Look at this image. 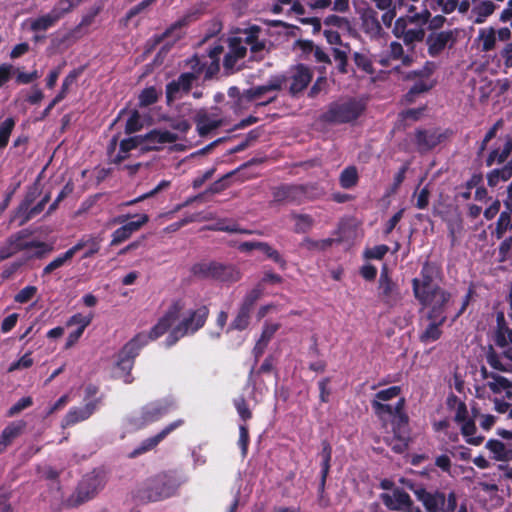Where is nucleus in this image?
I'll use <instances>...</instances> for the list:
<instances>
[{
	"instance_id": "1",
	"label": "nucleus",
	"mask_w": 512,
	"mask_h": 512,
	"mask_svg": "<svg viewBox=\"0 0 512 512\" xmlns=\"http://www.w3.org/2000/svg\"><path fill=\"white\" fill-rule=\"evenodd\" d=\"M181 485L175 472H161L148 478L136 492L144 502H156L173 496Z\"/></svg>"
},
{
	"instance_id": "47",
	"label": "nucleus",
	"mask_w": 512,
	"mask_h": 512,
	"mask_svg": "<svg viewBox=\"0 0 512 512\" xmlns=\"http://www.w3.org/2000/svg\"><path fill=\"white\" fill-rule=\"evenodd\" d=\"M15 127V120L12 117L6 118L0 123V149L8 145L10 135Z\"/></svg>"
},
{
	"instance_id": "52",
	"label": "nucleus",
	"mask_w": 512,
	"mask_h": 512,
	"mask_svg": "<svg viewBox=\"0 0 512 512\" xmlns=\"http://www.w3.org/2000/svg\"><path fill=\"white\" fill-rule=\"evenodd\" d=\"M143 128V123L141 121L140 114L137 110H134L125 124V133L131 135L140 131Z\"/></svg>"
},
{
	"instance_id": "45",
	"label": "nucleus",
	"mask_w": 512,
	"mask_h": 512,
	"mask_svg": "<svg viewBox=\"0 0 512 512\" xmlns=\"http://www.w3.org/2000/svg\"><path fill=\"white\" fill-rule=\"evenodd\" d=\"M512 229V218L509 212H501L496 222L495 237L502 239L507 230Z\"/></svg>"
},
{
	"instance_id": "58",
	"label": "nucleus",
	"mask_w": 512,
	"mask_h": 512,
	"mask_svg": "<svg viewBox=\"0 0 512 512\" xmlns=\"http://www.w3.org/2000/svg\"><path fill=\"white\" fill-rule=\"evenodd\" d=\"M121 152H130L138 147L142 149L143 139L142 135H136L129 138H125L120 141Z\"/></svg>"
},
{
	"instance_id": "10",
	"label": "nucleus",
	"mask_w": 512,
	"mask_h": 512,
	"mask_svg": "<svg viewBox=\"0 0 512 512\" xmlns=\"http://www.w3.org/2000/svg\"><path fill=\"white\" fill-rule=\"evenodd\" d=\"M261 296L262 288L260 286L254 287L245 294L238 308L236 316L229 325L228 331H243L248 328L250 325L252 311L254 310L255 304L261 298Z\"/></svg>"
},
{
	"instance_id": "25",
	"label": "nucleus",
	"mask_w": 512,
	"mask_h": 512,
	"mask_svg": "<svg viewBox=\"0 0 512 512\" xmlns=\"http://www.w3.org/2000/svg\"><path fill=\"white\" fill-rule=\"evenodd\" d=\"M380 498L390 511L405 512L413 502L410 495L401 488H395L392 494L382 493Z\"/></svg>"
},
{
	"instance_id": "21",
	"label": "nucleus",
	"mask_w": 512,
	"mask_h": 512,
	"mask_svg": "<svg viewBox=\"0 0 512 512\" xmlns=\"http://www.w3.org/2000/svg\"><path fill=\"white\" fill-rule=\"evenodd\" d=\"M275 202H289L300 204L306 197V188L303 185H280L273 192Z\"/></svg>"
},
{
	"instance_id": "22",
	"label": "nucleus",
	"mask_w": 512,
	"mask_h": 512,
	"mask_svg": "<svg viewBox=\"0 0 512 512\" xmlns=\"http://www.w3.org/2000/svg\"><path fill=\"white\" fill-rule=\"evenodd\" d=\"M27 234L24 231H19L14 235H11L8 239V244L16 252L36 248L35 256L41 258L47 251L48 246L46 243L41 241H28Z\"/></svg>"
},
{
	"instance_id": "51",
	"label": "nucleus",
	"mask_w": 512,
	"mask_h": 512,
	"mask_svg": "<svg viewBox=\"0 0 512 512\" xmlns=\"http://www.w3.org/2000/svg\"><path fill=\"white\" fill-rule=\"evenodd\" d=\"M158 100V93L155 87H147L143 89L139 95V105L141 107H147L154 103H156Z\"/></svg>"
},
{
	"instance_id": "15",
	"label": "nucleus",
	"mask_w": 512,
	"mask_h": 512,
	"mask_svg": "<svg viewBox=\"0 0 512 512\" xmlns=\"http://www.w3.org/2000/svg\"><path fill=\"white\" fill-rule=\"evenodd\" d=\"M378 297L386 306L395 307L401 301V292L396 282L389 276L388 269L384 266L380 273L378 283Z\"/></svg>"
},
{
	"instance_id": "29",
	"label": "nucleus",
	"mask_w": 512,
	"mask_h": 512,
	"mask_svg": "<svg viewBox=\"0 0 512 512\" xmlns=\"http://www.w3.org/2000/svg\"><path fill=\"white\" fill-rule=\"evenodd\" d=\"M415 496L422 502L427 512H441V506L444 505L445 493L441 491L429 492L423 487L413 490Z\"/></svg>"
},
{
	"instance_id": "14",
	"label": "nucleus",
	"mask_w": 512,
	"mask_h": 512,
	"mask_svg": "<svg viewBox=\"0 0 512 512\" xmlns=\"http://www.w3.org/2000/svg\"><path fill=\"white\" fill-rule=\"evenodd\" d=\"M447 138V133L439 128H417L413 134V143L420 154H425Z\"/></svg>"
},
{
	"instance_id": "2",
	"label": "nucleus",
	"mask_w": 512,
	"mask_h": 512,
	"mask_svg": "<svg viewBox=\"0 0 512 512\" xmlns=\"http://www.w3.org/2000/svg\"><path fill=\"white\" fill-rule=\"evenodd\" d=\"M431 13L428 9L421 12L406 14L395 19L392 34L402 39L406 46L414 45L425 39L424 25L429 23Z\"/></svg>"
},
{
	"instance_id": "30",
	"label": "nucleus",
	"mask_w": 512,
	"mask_h": 512,
	"mask_svg": "<svg viewBox=\"0 0 512 512\" xmlns=\"http://www.w3.org/2000/svg\"><path fill=\"white\" fill-rule=\"evenodd\" d=\"M27 423L24 420L10 422L0 434V455L3 454L12 443L23 434Z\"/></svg>"
},
{
	"instance_id": "43",
	"label": "nucleus",
	"mask_w": 512,
	"mask_h": 512,
	"mask_svg": "<svg viewBox=\"0 0 512 512\" xmlns=\"http://www.w3.org/2000/svg\"><path fill=\"white\" fill-rule=\"evenodd\" d=\"M194 14H186L176 22L171 24L157 39V42H161L164 39L171 36L176 30H180L188 26L193 20Z\"/></svg>"
},
{
	"instance_id": "24",
	"label": "nucleus",
	"mask_w": 512,
	"mask_h": 512,
	"mask_svg": "<svg viewBox=\"0 0 512 512\" xmlns=\"http://www.w3.org/2000/svg\"><path fill=\"white\" fill-rule=\"evenodd\" d=\"M291 71L292 82L289 87V93L295 96L308 87L313 78V72L308 66L301 63L292 67Z\"/></svg>"
},
{
	"instance_id": "59",
	"label": "nucleus",
	"mask_w": 512,
	"mask_h": 512,
	"mask_svg": "<svg viewBox=\"0 0 512 512\" xmlns=\"http://www.w3.org/2000/svg\"><path fill=\"white\" fill-rule=\"evenodd\" d=\"M250 442L249 430L246 424L239 425V439L238 446L241 449V454L243 457H246L248 446Z\"/></svg>"
},
{
	"instance_id": "56",
	"label": "nucleus",
	"mask_w": 512,
	"mask_h": 512,
	"mask_svg": "<svg viewBox=\"0 0 512 512\" xmlns=\"http://www.w3.org/2000/svg\"><path fill=\"white\" fill-rule=\"evenodd\" d=\"M70 253L67 251L58 257H56L54 260H52L49 264H47L42 272V275H48L52 273L54 270L62 267L67 261L71 260Z\"/></svg>"
},
{
	"instance_id": "8",
	"label": "nucleus",
	"mask_w": 512,
	"mask_h": 512,
	"mask_svg": "<svg viewBox=\"0 0 512 512\" xmlns=\"http://www.w3.org/2000/svg\"><path fill=\"white\" fill-rule=\"evenodd\" d=\"M144 346V336L135 335L121 348L118 353L116 367L121 371L120 377L126 384H130L134 380L131 371L134 367L136 357Z\"/></svg>"
},
{
	"instance_id": "3",
	"label": "nucleus",
	"mask_w": 512,
	"mask_h": 512,
	"mask_svg": "<svg viewBox=\"0 0 512 512\" xmlns=\"http://www.w3.org/2000/svg\"><path fill=\"white\" fill-rule=\"evenodd\" d=\"M365 109V103L354 97L333 101L327 106L326 111L320 115V120L327 124L351 123L356 121Z\"/></svg>"
},
{
	"instance_id": "53",
	"label": "nucleus",
	"mask_w": 512,
	"mask_h": 512,
	"mask_svg": "<svg viewBox=\"0 0 512 512\" xmlns=\"http://www.w3.org/2000/svg\"><path fill=\"white\" fill-rule=\"evenodd\" d=\"M495 343L499 347H505L509 343L512 344V329L505 325H499L495 336Z\"/></svg>"
},
{
	"instance_id": "62",
	"label": "nucleus",
	"mask_w": 512,
	"mask_h": 512,
	"mask_svg": "<svg viewBox=\"0 0 512 512\" xmlns=\"http://www.w3.org/2000/svg\"><path fill=\"white\" fill-rule=\"evenodd\" d=\"M389 247L385 244L376 245L372 248L366 249L364 256L367 259L381 260L388 253Z\"/></svg>"
},
{
	"instance_id": "23",
	"label": "nucleus",
	"mask_w": 512,
	"mask_h": 512,
	"mask_svg": "<svg viewBox=\"0 0 512 512\" xmlns=\"http://www.w3.org/2000/svg\"><path fill=\"white\" fill-rule=\"evenodd\" d=\"M135 217H137V220L125 223L112 233L111 246H117L123 243L129 239L134 232L138 231L149 221V216L147 214H136Z\"/></svg>"
},
{
	"instance_id": "6",
	"label": "nucleus",
	"mask_w": 512,
	"mask_h": 512,
	"mask_svg": "<svg viewBox=\"0 0 512 512\" xmlns=\"http://www.w3.org/2000/svg\"><path fill=\"white\" fill-rule=\"evenodd\" d=\"M104 485V475L101 472L93 470L83 476L75 491L67 499V504L71 507L82 505L93 499L99 491L103 489Z\"/></svg>"
},
{
	"instance_id": "42",
	"label": "nucleus",
	"mask_w": 512,
	"mask_h": 512,
	"mask_svg": "<svg viewBox=\"0 0 512 512\" xmlns=\"http://www.w3.org/2000/svg\"><path fill=\"white\" fill-rule=\"evenodd\" d=\"M442 325L443 324H438L437 322H430L426 329L420 334L419 340L425 344L437 341L442 335Z\"/></svg>"
},
{
	"instance_id": "4",
	"label": "nucleus",
	"mask_w": 512,
	"mask_h": 512,
	"mask_svg": "<svg viewBox=\"0 0 512 512\" xmlns=\"http://www.w3.org/2000/svg\"><path fill=\"white\" fill-rule=\"evenodd\" d=\"M191 274L200 280H213L220 283L232 284L241 279V272L233 264L217 261H202L192 265Z\"/></svg>"
},
{
	"instance_id": "5",
	"label": "nucleus",
	"mask_w": 512,
	"mask_h": 512,
	"mask_svg": "<svg viewBox=\"0 0 512 512\" xmlns=\"http://www.w3.org/2000/svg\"><path fill=\"white\" fill-rule=\"evenodd\" d=\"M208 316L209 308L205 305L189 311L188 315L173 327L168 334L165 340L166 347L170 348L184 336L196 333L205 325Z\"/></svg>"
},
{
	"instance_id": "11",
	"label": "nucleus",
	"mask_w": 512,
	"mask_h": 512,
	"mask_svg": "<svg viewBox=\"0 0 512 512\" xmlns=\"http://www.w3.org/2000/svg\"><path fill=\"white\" fill-rule=\"evenodd\" d=\"M183 308L184 304L181 300L173 301L164 315L157 321V323L150 329L148 333H138L137 335L144 336L145 346L149 343V341H154L168 332L175 321L179 318Z\"/></svg>"
},
{
	"instance_id": "50",
	"label": "nucleus",
	"mask_w": 512,
	"mask_h": 512,
	"mask_svg": "<svg viewBox=\"0 0 512 512\" xmlns=\"http://www.w3.org/2000/svg\"><path fill=\"white\" fill-rule=\"evenodd\" d=\"M233 404L240 419L244 422L243 424H246V422L253 416L246 399L244 396H239L234 399Z\"/></svg>"
},
{
	"instance_id": "41",
	"label": "nucleus",
	"mask_w": 512,
	"mask_h": 512,
	"mask_svg": "<svg viewBox=\"0 0 512 512\" xmlns=\"http://www.w3.org/2000/svg\"><path fill=\"white\" fill-rule=\"evenodd\" d=\"M82 72V68L73 69L69 72V74L64 78L62 82L60 91L55 96L56 101H62L63 99H65V97L68 94L70 86H72L76 82L77 78L82 74Z\"/></svg>"
},
{
	"instance_id": "26",
	"label": "nucleus",
	"mask_w": 512,
	"mask_h": 512,
	"mask_svg": "<svg viewBox=\"0 0 512 512\" xmlns=\"http://www.w3.org/2000/svg\"><path fill=\"white\" fill-rule=\"evenodd\" d=\"M194 79L192 74L187 72L181 73L177 79L172 80L166 85V99L168 103L173 102L180 97V93H189L193 84Z\"/></svg>"
},
{
	"instance_id": "44",
	"label": "nucleus",
	"mask_w": 512,
	"mask_h": 512,
	"mask_svg": "<svg viewBox=\"0 0 512 512\" xmlns=\"http://www.w3.org/2000/svg\"><path fill=\"white\" fill-rule=\"evenodd\" d=\"M228 48L232 55L240 59H243L247 54V46L243 36L230 37L228 40Z\"/></svg>"
},
{
	"instance_id": "32",
	"label": "nucleus",
	"mask_w": 512,
	"mask_h": 512,
	"mask_svg": "<svg viewBox=\"0 0 512 512\" xmlns=\"http://www.w3.org/2000/svg\"><path fill=\"white\" fill-rule=\"evenodd\" d=\"M406 400L405 398H400L397 403L392 406L390 404H385L383 402H379L378 400L371 401V407L373 409L374 414L382 421L387 422L394 418L396 413H398L401 409L405 408Z\"/></svg>"
},
{
	"instance_id": "57",
	"label": "nucleus",
	"mask_w": 512,
	"mask_h": 512,
	"mask_svg": "<svg viewBox=\"0 0 512 512\" xmlns=\"http://www.w3.org/2000/svg\"><path fill=\"white\" fill-rule=\"evenodd\" d=\"M401 394L400 386H391L389 388L378 391L373 400H378L379 402H386L395 397H398Z\"/></svg>"
},
{
	"instance_id": "37",
	"label": "nucleus",
	"mask_w": 512,
	"mask_h": 512,
	"mask_svg": "<svg viewBox=\"0 0 512 512\" xmlns=\"http://www.w3.org/2000/svg\"><path fill=\"white\" fill-rule=\"evenodd\" d=\"M209 230L212 231H221V232H228V233H239V234H251L252 231L248 229L240 228L239 225L229 219H219L214 224L210 225L208 227Z\"/></svg>"
},
{
	"instance_id": "55",
	"label": "nucleus",
	"mask_w": 512,
	"mask_h": 512,
	"mask_svg": "<svg viewBox=\"0 0 512 512\" xmlns=\"http://www.w3.org/2000/svg\"><path fill=\"white\" fill-rule=\"evenodd\" d=\"M45 208V205L39 201L35 206L27 208V210H22L21 212L17 213L18 216H20L21 225L26 224L31 219H33L35 216L39 215Z\"/></svg>"
},
{
	"instance_id": "63",
	"label": "nucleus",
	"mask_w": 512,
	"mask_h": 512,
	"mask_svg": "<svg viewBox=\"0 0 512 512\" xmlns=\"http://www.w3.org/2000/svg\"><path fill=\"white\" fill-rule=\"evenodd\" d=\"M512 249V236L505 238L498 247V261L500 263L506 262L510 259V252Z\"/></svg>"
},
{
	"instance_id": "16",
	"label": "nucleus",
	"mask_w": 512,
	"mask_h": 512,
	"mask_svg": "<svg viewBox=\"0 0 512 512\" xmlns=\"http://www.w3.org/2000/svg\"><path fill=\"white\" fill-rule=\"evenodd\" d=\"M102 397L87 402L83 407H71L64 416L61 426L67 428L89 419L97 410Z\"/></svg>"
},
{
	"instance_id": "39",
	"label": "nucleus",
	"mask_w": 512,
	"mask_h": 512,
	"mask_svg": "<svg viewBox=\"0 0 512 512\" xmlns=\"http://www.w3.org/2000/svg\"><path fill=\"white\" fill-rule=\"evenodd\" d=\"M40 195L41 187L39 181L37 180L32 185L27 187L24 198L17 207V213L21 212L22 210H27V208H29Z\"/></svg>"
},
{
	"instance_id": "64",
	"label": "nucleus",
	"mask_w": 512,
	"mask_h": 512,
	"mask_svg": "<svg viewBox=\"0 0 512 512\" xmlns=\"http://www.w3.org/2000/svg\"><path fill=\"white\" fill-rule=\"evenodd\" d=\"M280 327V323H270L266 321L263 325L259 339H261L262 342H266L269 344V342L274 337L275 333L280 329Z\"/></svg>"
},
{
	"instance_id": "33",
	"label": "nucleus",
	"mask_w": 512,
	"mask_h": 512,
	"mask_svg": "<svg viewBox=\"0 0 512 512\" xmlns=\"http://www.w3.org/2000/svg\"><path fill=\"white\" fill-rule=\"evenodd\" d=\"M511 152H512V137L510 135H507L505 138L503 147L501 149L494 148L489 152V154L485 160L486 166L491 167L495 163L502 164V163L506 162V160L510 156Z\"/></svg>"
},
{
	"instance_id": "38",
	"label": "nucleus",
	"mask_w": 512,
	"mask_h": 512,
	"mask_svg": "<svg viewBox=\"0 0 512 512\" xmlns=\"http://www.w3.org/2000/svg\"><path fill=\"white\" fill-rule=\"evenodd\" d=\"M359 175L356 166H347L339 176V184L343 189H351L358 184Z\"/></svg>"
},
{
	"instance_id": "19",
	"label": "nucleus",
	"mask_w": 512,
	"mask_h": 512,
	"mask_svg": "<svg viewBox=\"0 0 512 512\" xmlns=\"http://www.w3.org/2000/svg\"><path fill=\"white\" fill-rule=\"evenodd\" d=\"M143 146L142 151L159 150L163 145L174 143L178 140V135L168 130L152 129L148 133L142 135Z\"/></svg>"
},
{
	"instance_id": "13",
	"label": "nucleus",
	"mask_w": 512,
	"mask_h": 512,
	"mask_svg": "<svg viewBox=\"0 0 512 512\" xmlns=\"http://www.w3.org/2000/svg\"><path fill=\"white\" fill-rule=\"evenodd\" d=\"M441 273V268L435 263L426 260L420 270V278L412 279V290L415 298L425 301L427 291L433 290L438 284H433L434 279Z\"/></svg>"
},
{
	"instance_id": "49",
	"label": "nucleus",
	"mask_w": 512,
	"mask_h": 512,
	"mask_svg": "<svg viewBox=\"0 0 512 512\" xmlns=\"http://www.w3.org/2000/svg\"><path fill=\"white\" fill-rule=\"evenodd\" d=\"M334 239L327 238L322 240H314L309 237H306L301 242V246L308 250H326L328 247L332 246Z\"/></svg>"
},
{
	"instance_id": "28",
	"label": "nucleus",
	"mask_w": 512,
	"mask_h": 512,
	"mask_svg": "<svg viewBox=\"0 0 512 512\" xmlns=\"http://www.w3.org/2000/svg\"><path fill=\"white\" fill-rule=\"evenodd\" d=\"M67 14L57 3L51 11L30 21V30L33 32L47 31Z\"/></svg>"
},
{
	"instance_id": "36",
	"label": "nucleus",
	"mask_w": 512,
	"mask_h": 512,
	"mask_svg": "<svg viewBox=\"0 0 512 512\" xmlns=\"http://www.w3.org/2000/svg\"><path fill=\"white\" fill-rule=\"evenodd\" d=\"M496 9V5L489 0L480 1L474 5L471 12L475 16L474 22L477 24L485 22L487 17L492 15Z\"/></svg>"
},
{
	"instance_id": "61",
	"label": "nucleus",
	"mask_w": 512,
	"mask_h": 512,
	"mask_svg": "<svg viewBox=\"0 0 512 512\" xmlns=\"http://www.w3.org/2000/svg\"><path fill=\"white\" fill-rule=\"evenodd\" d=\"M435 70V64L434 62H431V61H427L423 68L420 69V70H414V71H410L407 75H406V79L407 80H411V79H414L416 77H420V78H428L430 77L433 72Z\"/></svg>"
},
{
	"instance_id": "27",
	"label": "nucleus",
	"mask_w": 512,
	"mask_h": 512,
	"mask_svg": "<svg viewBox=\"0 0 512 512\" xmlns=\"http://www.w3.org/2000/svg\"><path fill=\"white\" fill-rule=\"evenodd\" d=\"M361 29L372 39H380L384 36L385 32L382 28L381 22L378 18V12L372 8L364 10L361 15Z\"/></svg>"
},
{
	"instance_id": "31",
	"label": "nucleus",
	"mask_w": 512,
	"mask_h": 512,
	"mask_svg": "<svg viewBox=\"0 0 512 512\" xmlns=\"http://www.w3.org/2000/svg\"><path fill=\"white\" fill-rule=\"evenodd\" d=\"M426 295L425 301L421 298H415L423 307H439L446 309L447 304L451 299V293L440 286H436L431 291L424 293Z\"/></svg>"
},
{
	"instance_id": "9",
	"label": "nucleus",
	"mask_w": 512,
	"mask_h": 512,
	"mask_svg": "<svg viewBox=\"0 0 512 512\" xmlns=\"http://www.w3.org/2000/svg\"><path fill=\"white\" fill-rule=\"evenodd\" d=\"M175 407V402L167 398L149 402L141 408L139 416L131 419V423L137 428H143L161 420L174 410Z\"/></svg>"
},
{
	"instance_id": "7",
	"label": "nucleus",
	"mask_w": 512,
	"mask_h": 512,
	"mask_svg": "<svg viewBox=\"0 0 512 512\" xmlns=\"http://www.w3.org/2000/svg\"><path fill=\"white\" fill-rule=\"evenodd\" d=\"M287 81L288 77L285 74L273 75L269 78L266 84L251 87L244 90L243 93L240 92L238 87L232 86L228 89V96L230 98H237L238 105H240L243 100L246 102H252L270 92L281 91Z\"/></svg>"
},
{
	"instance_id": "34",
	"label": "nucleus",
	"mask_w": 512,
	"mask_h": 512,
	"mask_svg": "<svg viewBox=\"0 0 512 512\" xmlns=\"http://www.w3.org/2000/svg\"><path fill=\"white\" fill-rule=\"evenodd\" d=\"M485 447L493 454L496 461H510L512 460V449H509L505 444L496 439H490L486 442Z\"/></svg>"
},
{
	"instance_id": "46",
	"label": "nucleus",
	"mask_w": 512,
	"mask_h": 512,
	"mask_svg": "<svg viewBox=\"0 0 512 512\" xmlns=\"http://www.w3.org/2000/svg\"><path fill=\"white\" fill-rule=\"evenodd\" d=\"M433 86L434 84L432 82L428 83L422 80L415 82L405 95L406 101L410 103L413 102L416 96L428 92Z\"/></svg>"
},
{
	"instance_id": "20",
	"label": "nucleus",
	"mask_w": 512,
	"mask_h": 512,
	"mask_svg": "<svg viewBox=\"0 0 512 512\" xmlns=\"http://www.w3.org/2000/svg\"><path fill=\"white\" fill-rule=\"evenodd\" d=\"M455 42V36L452 30L440 31L436 33H430L426 37V45L429 56L435 58L438 57L448 46L453 45Z\"/></svg>"
},
{
	"instance_id": "18",
	"label": "nucleus",
	"mask_w": 512,
	"mask_h": 512,
	"mask_svg": "<svg viewBox=\"0 0 512 512\" xmlns=\"http://www.w3.org/2000/svg\"><path fill=\"white\" fill-rule=\"evenodd\" d=\"M213 110L215 112L209 114L206 109L202 108L194 116L197 132L201 137L207 136L210 132L223 125V120L219 117L220 109L214 107Z\"/></svg>"
},
{
	"instance_id": "40",
	"label": "nucleus",
	"mask_w": 512,
	"mask_h": 512,
	"mask_svg": "<svg viewBox=\"0 0 512 512\" xmlns=\"http://www.w3.org/2000/svg\"><path fill=\"white\" fill-rule=\"evenodd\" d=\"M292 219L295 221V233L302 234L309 232L313 225L314 219L308 214H292Z\"/></svg>"
},
{
	"instance_id": "35",
	"label": "nucleus",
	"mask_w": 512,
	"mask_h": 512,
	"mask_svg": "<svg viewBox=\"0 0 512 512\" xmlns=\"http://www.w3.org/2000/svg\"><path fill=\"white\" fill-rule=\"evenodd\" d=\"M375 3L377 9L384 11L381 16L383 25L387 28L393 27V20L396 18L395 6H392V0H371Z\"/></svg>"
},
{
	"instance_id": "12",
	"label": "nucleus",
	"mask_w": 512,
	"mask_h": 512,
	"mask_svg": "<svg viewBox=\"0 0 512 512\" xmlns=\"http://www.w3.org/2000/svg\"><path fill=\"white\" fill-rule=\"evenodd\" d=\"M243 35L246 46L250 48V60L260 62L270 52L269 41L262 37L263 30L258 25H250L239 31Z\"/></svg>"
},
{
	"instance_id": "60",
	"label": "nucleus",
	"mask_w": 512,
	"mask_h": 512,
	"mask_svg": "<svg viewBox=\"0 0 512 512\" xmlns=\"http://www.w3.org/2000/svg\"><path fill=\"white\" fill-rule=\"evenodd\" d=\"M37 290L36 286L28 285L14 296V301L20 304L27 303L37 294Z\"/></svg>"
},
{
	"instance_id": "17",
	"label": "nucleus",
	"mask_w": 512,
	"mask_h": 512,
	"mask_svg": "<svg viewBox=\"0 0 512 512\" xmlns=\"http://www.w3.org/2000/svg\"><path fill=\"white\" fill-rule=\"evenodd\" d=\"M184 424V420L177 419L167 426H165L160 432L156 435L151 436L149 438L144 439L138 447H136L130 454V458L138 457L148 451L154 449L161 441H163L170 433L179 428Z\"/></svg>"
},
{
	"instance_id": "48",
	"label": "nucleus",
	"mask_w": 512,
	"mask_h": 512,
	"mask_svg": "<svg viewBox=\"0 0 512 512\" xmlns=\"http://www.w3.org/2000/svg\"><path fill=\"white\" fill-rule=\"evenodd\" d=\"M205 60L206 57H198L197 55H194L187 61V64L190 67V71L187 73L193 75L194 81L198 80L203 75Z\"/></svg>"
},
{
	"instance_id": "54",
	"label": "nucleus",
	"mask_w": 512,
	"mask_h": 512,
	"mask_svg": "<svg viewBox=\"0 0 512 512\" xmlns=\"http://www.w3.org/2000/svg\"><path fill=\"white\" fill-rule=\"evenodd\" d=\"M33 405V399L30 396L22 397L15 404H13L6 412L7 417H14L21 413L23 410Z\"/></svg>"
}]
</instances>
